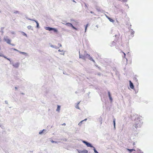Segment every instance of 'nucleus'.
I'll return each mask as SVG.
<instances>
[{"label": "nucleus", "mask_w": 153, "mask_h": 153, "mask_svg": "<svg viewBox=\"0 0 153 153\" xmlns=\"http://www.w3.org/2000/svg\"><path fill=\"white\" fill-rule=\"evenodd\" d=\"M137 115L136 114H132L131 115V118L132 120L134 119L135 121V123L134 126L136 128H137L140 127L142 125L143 122L141 119L139 117H137V118H136Z\"/></svg>", "instance_id": "nucleus-1"}, {"label": "nucleus", "mask_w": 153, "mask_h": 153, "mask_svg": "<svg viewBox=\"0 0 153 153\" xmlns=\"http://www.w3.org/2000/svg\"><path fill=\"white\" fill-rule=\"evenodd\" d=\"M84 54L83 55L85 56V59L88 58L90 60L94 62L95 63V62L94 60L93 59L92 57L90 56V55L88 53H86V52L85 51H84Z\"/></svg>", "instance_id": "nucleus-2"}, {"label": "nucleus", "mask_w": 153, "mask_h": 153, "mask_svg": "<svg viewBox=\"0 0 153 153\" xmlns=\"http://www.w3.org/2000/svg\"><path fill=\"white\" fill-rule=\"evenodd\" d=\"M3 40L4 42H6L8 44H10L11 40L9 38V37L7 36H4L3 38Z\"/></svg>", "instance_id": "nucleus-3"}, {"label": "nucleus", "mask_w": 153, "mask_h": 153, "mask_svg": "<svg viewBox=\"0 0 153 153\" xmlns=\"http://www.w3.org/2000/svg\"><path fill=\"white\" fill-rule=\"evenodd\" d=\"M10 50H13L14 51H16L19 53H20L22 54L23 55H24L26 56H27L28 55V54L25 52H22L21 51H19V50L13 48H11L10 49Z\"/></svg>", "instance_id": "nucleus-4"}, {"label": "nucleus", "mask_w": 153, "mask_h": 153, "mask_svg": "<svg viewBox=\"0 0 153 153\" xmlns=\"http://www.w3.org/2000/svg\"><path fill=\"white\" fill-rule=\"evenodd\" d=\"M65 24V25H66V26H68L72 27L73 29H74L76 30H78L77 28L76 27H74L73 25L70 23H69V22L67 23L66 24Z\"/></svg>", "instance_id": "nucleus-5"}, {"label": "nucleus", "mask_w": 153, "mask_h": 153, "mask_svg": "<svg viewBox=\"0 0 153 153\" xmlns=\"http://www.w3.org/2000/svg\"><path fill=\"white\" fill-rule=\"evenodd\" d=\"M49 90L46 89L43 93V94L45 96L47 97L49 92Z\"/></svg>", "instance_id": "nucleus-6"}, {"label": "nucleus", "mask_w": 153, "mask_h": 153, "mask_svg": "<svg viewBox=\"0 0 153 153\" xmlns=\"http://www.w3.org/2000/svg\"><path fill=\"white\" fill-rule=\"evenodd\" d=\"M47 133V130L45 129H43L42 131H40L39 132V134H45Z\"/></svg>", "instance_id": "nucleus-7"}, {"label": "nucleus", "mask_w": 153, "mask_h": 153, "mask_svg": "<svg viewBox=\"0 0 153 153\" xmlns=\"http://www.w3.org/2000/svg\"><path fill=\"white\" fill-rule=\"evenodd\" d=\"M129 82V86L130 88L132 89H133L134 88V86L133 84L131 82V81L130 80Z\"/></svg>", "instance_id": "nucleus-8"}, {"label": "nucleus", "mask_w": 153, "mask_h": 153, "mask_svg": "<svg viewBox=\"0 0 153 153\" xmlns=\"http://www.w3.org/2000/svg\"><path fill=\"white\" fill-rule=\"evenodd\" d=\"M79 153H87L88 152V151L86 150H83L82 151H78Z\"/></svg>", "instance_id": "nucleus-9"}, {"label": "nucleus", "mask_w": 153, "mask_h": 153, "mask_svg": "<svg viewBox=\"0 0 153 153\" xmlns=\"http://www.w3.org/2000/svg\"><path fill=\"white\" fill-rule=\"evenodd\" d=\"M19 62L15 63V64H13V66L15 68H18L19 66Z\"/></svg>", "instance_id": "nucleus-10"}, {"label": "nucleus", "mask_w": 153, "mask_h": 153, "mask_svg": "<svg viewBox=\"0 0 153 153\" xmlns=\"http://www.w3.org/2000/svg\"><path fill=\"white\" fill-rule=\"evenodd\" d=\"M53 27H45V29L47 30L50 31H52Z\"/></svg>", "instance_id": "nucleus-11"}, {"label": "nucleus", "mask_w": 153, "mask_h": 153, "mask_svg": "<svg viewBox=\"0 0 153 153\" xmlns=\"http://www.w3.org/2000/svg\"><path fill=\"white\" fill-rule=\"evenodd\" d=\"M79 58H80L82 59H83L85 60V56H84L83 55H82V54H81L80 53V52H79Z\"/></svg>", "instance_id": "nucleus-12"}, {"label": "nucleus", "mask_w": 153, "mask_h": 153, "mask_svg": "<svg viewBox=\"0 0 153 153\" xmlns=\"http://www.w3.org/2000/svg\"><path fill=\"white\" fill-rule=\"evenodd\" d=\"M32 21H34L36 23V28H39V23L37 21L35 20H32Z\"/></svg>", "instance_id": "nucleus-13"}, {"label": "nucleus", "mask_w": 153, "mask_h": 153, "mask_svg": "<svg viewBox=\"0 0 153 153\" xmlns=\"http://www.w3.org/2000/svg\"><path fill=\"white\" fill-rule=\"evenodd\" d=\"M106 17L111 22H112L113 23L114 22V20L110 18V17H109L107 16H106Z\"/></svg>", "instance_id": "nucleus-14"}, {"label": "nucleus", "mask_w": 153, "mask_h": 153, "mask_svg": "<svg viewBox=\"0 0 153 153\" xmlns=\"http://www.w3.org/2000/svg\"><path fill=\"white\" fill-rule=\"evenodd\" d=\"M128 29H130V31L131 32V34L134 35V31L132 29H131V27H129Z\"/></svg>", "instance_id": "nucleus-15"}, {"label": "nucleus", "mask_w": 153, "mask_h": 153, "mask_svg": "<svg viewBox=\"0 0 153 153\" xmlns=\"http://www.w3.org/2000/svg\"><path fill=\"white\" fill-rule=\"evenodd\" d=\"M127 150L128 151V152H129L130 153H131V152H133V151H135V150L134 149H127Z\"/></svg>", "instance_id": "nucleus-16"}, {"label": "nucleus", "mask_w": 153, "mask_h": 153, "mask_svg": "<svg viewBox=\"0 0 153 153\" xmlns=\"http://www.w3.org/2000/svg\"><path fill=\"white\" fill-rule=\"evenodd\" d=\"M51 47L54 48L55 49H58L59 48V47H57V46L52 45H51Z\"/></svg>", "instance_id": "nucleus-17"}, {"label": "nucleus", "mask_w": 153, "mask_h": 153, "mask_svg": "<svg viewBox=\"0 0 153 153\" xmlns=\"http://www.w3.org/2000/svg\"><path fill=\"white\" fill-rule=\"evenodd\" d=\"M4 27H1V30H0V32L1 33L2 35L4 33V32L3 31V30H4Z\"/></svg>", "instance_id": "nucleus-18"}, {"label": "nucleus", "mask_w": 153, "mask_h": 153, "mask_svg": "<svg viewBox=\"0 0 153 153\" xmlns=\"http://www.w3.org/2000/svg\"><path fill=\"white\" fill-rule=\"evenodd\" d=\"M52 30L54 32L57 33L58 32L57 30L54 28H52Z\"/></svg>", "instance_id": "nucleus-19"}, {"label": "nucleus", "mask_w": 153, "mask_h": 153, "mask_svg": "<svg viewBox=\"0 0 153 153\" xmlns=\"http://www.w3.org/2000/svg\"><path fill=\"white\" fill-rule=\"evenodd\" d=\"M21 33L22 34V35L23 36H25L26 37H27V34L25 33V32H23V31H20Z\"/></svg>", "instance_id": "nucleus-20"}, {"label": "nucleus", "mask_w": 153, "mask_h": 153, "mask_svg": "<svg viewBox=\"0 0 153 153\" xmlns=\"http://www.w3.org/2000/svg\"><path fill=\"white\" fill-rule=\"evenodd\" d=\"M115 120H116V119H114V120H113V125H114V129H115V125H116Z\"/></svg>", "instance_id": "nucleus-21"}, {"label": "nucleus", "mask_w": 153, "mask_h": 153, "mask_svg": "<svg viewBox=\"0 0 153 153\" xmlns=\"http://www.w3.org/2000/svg\"><path fill=\"white\" fill-rule=\"evenodd\" d=\"M102 118H101V117H100V118H99V120L100 123V124H102Z\"/></svg>", "instance_id": "nucleus-22"}, {"label": "nucleus", "mask_w": 153, "mask_h": 153, "mask_svg": "<svg viewBox=\"0 0 153 153\" xmlns=\"http://www.w3.org/2000/svg\"><path fill=\"white\" fill-rule=\"evenodd\" d=\"M27 28H28V30H30V29H31L32 30H33V29L32 28V26L30 25L28 26L27 27Z\"/></svg>", "instance_id": "nucleus-23"}, {"label": "nucleus", "mask_w": 153, "mask_h": 153, "mask_svg": "<svg viewBox=\"0 0 153 153\" xmlns=\"http://www.w3.org/2000/svg\"><path fill=\"white\" fill-rule=\"evenodd\" d=\"M60 106L58 105L57 106V109H56V111H59V110H60Z\"/></svg>", "instance_id": "nucleus-24"}, {"label": "nucleus", "mask_w": 153, "mask_h": 153, "mask_svg": "<svg viewBox=\"0 0 153 153\" xmlns=\"http://www.w3.org/2000/svg\"><path fill=\"white\" fill-rule=\"evenodd\" d=\"M108 96L109 98V97H111V95L110 92L109 91H108Z\"/></svg>", "instance_id": "nucleus-25"}, {"label": "nucleus", "mask_w": 153, "mask_h": 153, "mask_svg": "<svg viewBox=\"0 0 153 153\" xmlns=\"http://www.w3.org/2000/svg\"><path fill=\"white\" fill-rule=\"evenodd\" d=\"M79 103H80V102H79L77 103V105L75 106L76 108H78V109H79L78 105L79 104Z\"/></svg>", "instance_id": "nucleus-26"}, {"label": "nucleus", "mask_w": 153, "mask_h": 153, "mask_svg": "<svg viewBox=\"0 0 153 153\" xmlns=\"http://www.w3.org/2000/svg\"><path fill=\"white\" fill-rule=\"evenodd\" d=\"M51 142L52 143H57V142L56 141H54L53 140H51Z\"/></svg>", "instance_id": "nucleus-27"}, {"label": "nucleus", "mask_w": 153, "mask_h": 153, "mask_svg": "<svg viewBox=\"0 0 153 153\" xmlns=\"http://www.w3.org/2000/svg\"><path fill=\"white\" fill-rule=\"evenodd\" d=\"M14 13H15V14H19V11H15L14 12Z\"/></svg>", "instance_id": "nucleus-28"}, {"label": "nucleus", "mask_w": 153, "mask_h": 153, "mask_svg": "<svg viewBox=\"0 0 153 153\" xmlns=\"http://www.w3.org/2000/svg\"><path fill=\"white\" fill-rule=\"evenodd\" d=\"M25 18L27 19L28 20H31V21H32V20H33V19H30L29 18H28L27 16H26L25 17Z\"/></svg>", "instance_id": "nucleus-29"}, {"label": "nucleus", "mask_w": 153, "mask_h": 153, "mask_svg": "<svg viewBox=\"0 0 153 153\" xmlns=\"http://www.w3.org/2000/svg\"><path fill=\"white\" fill-rule=\"evenodd\" d=\"M83 121V120H82L78 124V125L79 126H81L82 124V122Z\"/></svg>", "instance_id": "nucleus-30"}, {"label": "nucleus", "mask_w": 153, "mask_h": 153, "mask_svg": "<svg viewBox=\"0 0 153 153\" xmlns=\"http://www.w3.org/2000/svg\"><path fill=\"white\" fill-rule=\"evenodd\" d=\"M109 100H110L111 102H112L113 100V99L112 97H109Z\"/></svg>", "instance_id": "nucleus-31"}, {"label": "nucleus", "mask_w": 153, "mask_h": 153, "mask_svg": "<svg viewBox=\"0 0 153 153\" xmlns=\"http://www.w3.org/2000/svg\"><path fill=\"white\" fill-rule=\"evenodd\" d=\"M10 33L12 34H15V33L14 31H10Z\"/></svg>", "instance_id": "nucleus-32"}, {"label": "nucleus", "mask_w": 153, "mask_h": 153, "mask_svg": "<svg viewBox=\"0 0 153 153\" xmlns=\"http://www.w3.org/2000/svg\"><path fill=\"white\" fill-rule=\"evenodd\" d=\"M121 1L123 2H126L127 1V0H121Z\"/></svg>", "instance_id": "nucleus-33"}, {"label": "nucleus", "mask_w": 153, "mask_h": 153, "mask_svg": "<svg viewBox=\"0 0 153 153\" xmlns=\"http://www.w3.org/2000/svg\"><path fill=\"white\" fill-rule=\"evenodd\" d=\"M4 55L2 53L0 54V56L3 57L4 56Z\"/></svg>", "instance_id": "nucleus-34"}, {"label": "nucleus", "mask_w": 153, "mask_h": 153, "mask_svg": "<svg viewBox=\"0 0 153 153\" xmlns=\"http://www.w3.org/2000/svg\"><path fill=\"white\" fill-rule=\"evenodd\" d=\"M88 24H87L85 26V27H86V28H87V27H88Z\"/></svg>", "instance_id": "nucleus-35"}, {"label": "nucleus", "mask_w": 153, "mask_h": 153, "mask_svg": "<svg viewBox=\"0 0 153 153\" xmlns=\"http://www.w3.org/2000/svg\"><path fill=\"white\" fill-rule=\"evenodd\" d=\"M97 74L99 76H101V75H102V74L100 73H98Z\"/></svg>", "instance_id": "nucleus-36"}, {"label": "nucleus", "mask_w": 153, "mask_h": 153, "mask_svg": "<svg viewBox=\"0 0 153 153\" xmlns=\"http://www.w3.org/2000/svg\"><path fill=\"white\" fill-rule=\"evenodd\" d=\"M58 51L59 52H63V51L62 50V51H61L59 49L58 50Z\"/></svg>", "instance_id": "nucleus-37"}, {"label": "nucleus", "mask_w": 153, "mask_h": 153, "mask_svg": "<svg viewBox=\"0 0 153 153\" xmlns=\"http://www.w3.org/2000/svg\"><path fill=\"white\" fill-rule=\"evenodd\" d=\"M10 45L13 46H14L15 45L14 44H11V42L10 43V44H9Z\"/></svg>", "instance_id": "nucleus-38"}, {"label": "nucleus", "mask_w": 153, "mask_h": 153, "mask_svg": "<svg viewBox=\"0 0 153 153\" xmlns=\"http://www.w3.org/2000/svg\"><path fill=\"white\" fill-rule=\"evenodd\" d=\"M5 103L6 104H8V102L7 100H5Z\"/></svg>", "instance_id": "nucleus-39"}, {"label": "nucleus", "mask_w": 153, "mask_h": 153, "mask_svg": "<svg viewBox=\"0 0 153 153\" xmlns=\"http://www.w3.org/2000/svg\"><path fill=\"white\" fill-rule=\"evenodd\" d=\"M3 57L6 59L7 58V57L6 56H5L4 55V56Z\"/></svg>", "instance_id": "nucleus-40"}, {"label": "nucleus", "mask_w": 153, "mask_h": 153, "mask_svg": "<svg viewBox=\"0 0 153 153\" xmlns=\"http://www.w3.org/2000/svg\"><path fill=\"white\" fill-rule=\"evenodd\" d=\"M134 79L137 82V78H136L135 77V78H134Z\"/></svg>", "instance_id": "nucleus-41"}, {"label": "nucleus", "mask_w": 153, "mask_h": 153, "mask_svg": "<svg viewBox=\"0 0 153 153\" xmlns=\"http://www.w3.org/2000/svg\"><path fill=\"white\" fill-rule=\"evenodd\" d=\"M90 13H92V14H94V12H93V11H90Z\"/></svg>", "instance_id": "nucleus-42"}, {"label": "nucleus", "mask_w": 153, "mask_h": 153, "mask_svg": "<svg viewBox=\"0 0 153 153\" xmlns=\"http://www.w3.org/2000/svg\"><path fill=\"white\" fill-rule=\"evenodd\" d=\"M58 45H59V46H60V47H61V46H62V45H61V44H59V43H58Z\"/></svg>", "instance_id": "nucleus-43"}, {"label": "nucleus", "mask_w": 153, "mask_h": 153, "mask_svg": "<svg viewBox=\"0 0 153 153\" xmlns=\"http://www.w3.org/2000/svg\"><path fill=\"white\" fill-rule=\"evenodd\" d=\"M7 60H8L10 62V59L9 58H7Z\"/></svg>", "instance_id": "nucleus-44"}, {"label": "nucleus", "mask_w": 153, "mask_h": 153, "mask_svg": "<svg viewBox=\"0 0 153 153\" xmlns=\"http://www.w3.org/2000/svg\"><path fill=\"white\" fill-rule=\"evenodd\" d=\"M87 28H86V27H85V32L86 31Z\"/></svg>", "instance_id": "nucleus-45"}, {"label": "nucleus", "mask_w": 153, "mask_h": 153, "mask_svg": "<svg viewBox=\"0 0 153 153\" xmlns=\"http://www.w3.org/2000/svg\"><path fill=\"white\" fill-rule=\"evenodd\" d=\"M87 120V119H84V120H83V121H86Z\"/></svg>", "instance_id": "nucleus-46"}, {"label": "nucleus", "mask_w": 153, "mask_h": 153, "mask_svg": "<svg viewBox=\"0 0 153 153\" xmlns=\"http://www.w3.org/2000/svg\"><path fill=\"white\" fill-rule=\"evenodd\" d=\"M112 42H113V44L114 45V44H115V42L114 41H113Z\"/></svg>", "instance_id": "nucleus-47"}, {"label": "nucleus", "mask_w": 153, "mask_h": 153, "mask_svg": "<svg viewBox=\"0 0 153 153\" xmlns=\"http://www.w3.org/2000/svg\"><path fill=\"white\" fill-rule=\"evenodd\" d=\"M124 53V57H125V56H126V54L124 53Z\"/></svg>", "instance_id": "nucleus-48"}, {"label": "nucleus", "mask_w": 153, "mask_h": 153, "mask_svg": "<svg viewBox=\"0 0 153 153\" xmlns=\"http://www.w3.org/2000/svg\"><path fill=\"white\" fill-rule=\"evenodd\" d=\"M15 88L16 90H17L18 89V88L17 87H15Z\"/></svg>", "instance_id": "nucleus-49"}, {"label": "nucleus", "mask_w": 153, "mask_h": 153, "mask_svg": "<svg viewBox=\"0 0 153 153\" xmlns=\"http://www.w3.org/2000/svg\"><path fill=\"white\" fill-rule=\"evenodd\" d=\"M72 1H73V2H75V1L74 0H72Z\"/></svg>", "instance_id": "nucleus-50"}, {"label": "nucleus", "mask_w": 153, "mask_h": 153, "mask_svg": "<svg viewBox=\"0 0 153 153\" xmlns=\"http://www.w3.org/2000/svg\"><path fill=\"white\" fill-rule=\"evenodd\" d=\"M126 6H128V4H126Z\"/></svg>", "instance_id": "nucleus-51"}, {"label": "nucleus", "mask_w": 153, "mask_h": 153, "mask_svg": "<svg viewBox=\"0 0 153 153\" xmlns=\"http://www.w3.org/2000/svg\"><path fill=\"white\" fill-rule=\"evenodd\" d=\"M64 22L65 23L66 22V21H64Z\"/></svg>", "instance_id": "nucleus-52"}, {"label": "nucleus", "mask_w": 153, "mask_h": 153, "mask_svg": "<svg viewBox=\"0 0 153 153\" xmlns=\"http://www.w3.org/2000/svg\"><path fill=\"white\" fill-rule=\"evenodd\" d=\"M22 94H24L23 93H22Z\"/></svg>", "instance_id": "nucleus-53"}, {"label": "nucleus", "mask_w": 153, "mask_h": 153, "mask_svg": "<svg viewBox=\"0 0 153 153\" xmlns=\"http://www.w3.org/2000/svg\"><path fill=\"white\" fill-rule=\"evenodd\" d=\"M65 125V123H64V124H63V125Z\"/></svg>", "instance_id": "nucleus-54"}, {"label": "nucleus", "mask_w": 153, "mask_h": 153, "mask_svg": "<svg viewBox=\"0 0 153 153\" xmlns=\"http://www.w3.org/2000/svg\"><path fill=\"white\" fill-rule=\"evenodd\" d=\"M71 20V21H74V20Z\"/></svg>", "instance_id": "nucleus-55"}, {"label": "nucleus", "mask_w": 153, "mask_h": 153, "mask_svg": "<svg viewBox=\"0 0 153 153\" xmlns=\"http://www.w3.org/2000/svg\"><path fill=\"white\" fill-rule=\"evenodd\" d=\"M63 74H65V73H64V72H63Z\"/></svg>", "instance_id": "nucleus-56"}, {"label": "nucleus", "mask_w": 153, "mask_h": 153, "mask_svg": "<svg viewBox=\"0 0 153 153\" xmlns=\"http://www.w3.org/2000/svg\"><path fill=\"white\" fill-rule=\"evenodd\" d=\"M63 74H65V73H64V72H63Z\"/></svg>", "instance_id": "nucleus-57"}, {"label": "nucleus", "mask_w": 153, "mask_h": 153, "mask_svg": "<svg viewBox=\"0 0 153 153\" xmlns=\"http://www.w3.org/2000/svg\"><path fill=\"white\" fill-rule=\"evenodd\" d=\"M90 94V92H89L88 94Z\"/></svg>", "instance_id": "nucleus-58"}, {"label": "nucleus", "mask_w": 153, "mask_h": 153, "mask_svg": "<svg viewBox=\"0 0 153 153\" xmlns=\"http://www.w3.org/2000/svg\"><path fill=\"white\" fill-rule=\"evenodd\" d=\"M0 126H1V125H0Z\"/></svg>", "instance_id": "nucleus-59"}]
</instances>
